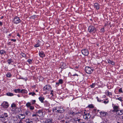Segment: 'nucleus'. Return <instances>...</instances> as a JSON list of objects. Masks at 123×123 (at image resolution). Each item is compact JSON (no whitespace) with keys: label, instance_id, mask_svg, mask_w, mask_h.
Instances as JSON below:
<instances>
[{"label":"nucleus","instance_id":"nucleus-1","mask_svg":"<svg viewBox=\"0 0 123 123\" xmlns=\"http://www.w3.org/2000/svg\"><path fill=\"white\" fill-rule=\"evenodd\" d=\"M53 110V111H55L57 113H62L65 111L61 106L56 107L54 108Z\"/></svg>","mask_w":123,"mask_h":123},{"label":"nucleus","instance_id":"nucleus-2","mask_svg":"<svg viewBox=\"0 0 123 123\" xmlns=\"http://www.w3.org/2000/svg\"><path fill=\"white\" fill-rule=\"evenodd\" d=\"M8 116L6 113H5L4 114L0 116V119L2 121H5L7 119V117Z\"/></svg>","mask_w":123,"mask_h":123},{"label":"nucleus","instance_id":"nucleus-3","mask_svg":"<svg viewBox=\"0 0 123 123\" xmlns=\"http://www.w3.org/2000/svg\"><path fill=\"white\" fill-rule=\"evenodd\" d=\"M93 69H91L88 67H86L85 69V70L86 72L89 74H91L93 72Z\"/></svg>","mask_w":123,"mask_h":123},{"label":"nucleus","instance_id":"nucleus-4","mask_svg":"<svg viewBox=\"0 0 123 123\" xmlns=\"http://www.w3.org/2000/svg\"><path fill=\"white\" fill-rule=\"evenodd\" d=\"M96 28L92 26H90L88 27V31L89 32H95L96 31Z\"/></svg>","mask_w":123,"mask_h":123},{"label":"nucleus","instance_id":"nucleus-5","mask_svg":"<svg viewBox=\"0 0 123 123\" xmlns=\"http://www.w3.org/2000/svg\"><path fill=\"white\" fill-rule=\"evenodd\" d=\"M13 21L14 23L17 24L20 22L21 20L18 17H16L14 18Z\"/></svg>","mask_w":123,"mask_h":123},{"label":"nucleus","instance_id":"nucleus-6","mask_svg":"<svg viewBox=\"0 0 123 123\" xmlns=\"http://www.w3.org/2000/svg\"><path fill=\"white\" fill-rule=\"evenodd\" d=\"M91 117L89 113H87L86 114H84L83 115V118L87 120Z\"/></svg>","mask_w":123,"mask_h":123},{"label":"nucleus","instance_id":"nucleus-7","mask_svg":"<svg viewBox=\"0 0 123 123\" xmlns=\"http://www.w3.org/2000/svg\"><path fill=\"white\" fill-rule=\"evenodd\" d=\"M81 52L83 55L85 56H87L89 54L88 50L86 49H84L82 50Z\"/></svg>","mask_w":123,"mask_h":123},{"label":"nucleus","instance_id":"nucleus-8","mask_svg":"<svg viewBox=\"0 0 123 123\" xmlns=\"http://www.w3.org/2000/svg\"><path fill=\"white\" fill-rule=\"evenodd\" d=\"M51 88V87L49 85H46L44 87V90L45 91H49L50 90Z\"/></svg>","mask_w":123,"mask_h":123},{"label":"nucleus","instance_id":"nucleus-9","mask_svg":"<svg viewBox=\"0 0 123 123\" xmlns=\"http://www.w3.org/2000/svg\"><path fill=\"white\" fill-rule=\"evenodd\" d=\"M4 107L5 108H7L9 106V105L7 102H4L2 104Z\"/></svg>","mask_w":123,"mask_h":123},{"label":"nucleus","instance_id":"nucleus-10","mask_svg":"<svg viewBox=\"0 0 123 123\" xmlns=\"http://www.w3.org/2000/svg\"><path fill=\"white\" fill-rule=\"evenodd\" d=\"M114 110H113V111L114 112H116L117 113V111H118V106H115L113 107Z\"/></svg>","mask_w":123,"mask_h":123},{"label":"nucleus","instance_id":"nucleus-11","mask_svg":"<svg viewBox=\"0 0 123 123\" xmlns=\"http://www.w3.org/2000/svg\"><path fill=\"white\" fill-rule=\"evenodd\" d=\"M25 115L23 114H20L18 116V118L21 119H24L25 118Z\"/></svg>","mask_w":123,"mask_h":123},{"label":"nucleus","instance_id":"nucleus-12","mask_svg":"<svg viewBox=\"0 0 123 123\" xmlns=\"http://www.w3.org/2000/svg\"><path fill=\"white\" fill-rule=\"evenodd\" d=\"M42 113L43 112L42 110H39L36 112V113L38 115V116L40 117L42 116Z\"/></svg>","mask_w":123,"mask_h":123},{"label":"nucleus","instance_id":"nucleus-13","mask_svg":"<svg viewBox=\"0 0 123 123\" xmlns=\"http://www.w3.org/2000/svg\"><path fill=\"white\" fill-rule=\"evenodd\" d=\"M94 7L97 9H98L99 8V4L98 3H95L94 4Z\"/></svg>","mask_w":123,"mask_h":123},{"label":"nucleus","instance_id":"nucleus-14","mask_svg":"<svg viewBox=\"0 0 123 123\" xmlns=\"http://www.w3.org/2000/svg\"><path fill=\"white\" fill-rule=\"evenodd\" d=\"M123 114V110H120L119 111V110L117 112V114L119 115H122Z\"/></svg>","mask_w":123,"mask_h":123},{"label":"nucleus","instance_id":"nucleus-15","mask_svg":"<svg viewBox=\"0 0 123 123\" xmlns=\"http://www.w3.org/2000/svg\"><path fill=\"white\" fill-rule=\"evenodd\" d=\"M39 55L40 56L42 57H43L45 56V55L44 54V53L42 52H40L39 53Z\"/></svg>","mask_w":123,"mask_h":123},{"label":"nucleus","instance_id":"nucleus-16","mask_svg":"<svg viewBox=\"0 0 123 123\" xmlns=\"http://www.w3.org/2000/svg\"><path fill=\"white\" fill-rule=\"evenodd\" d=\"M52 119H47L45 122L48 123H51L52 122Z\"/></svg>","mask_w":123,"mask_h":123},{"label":"nucleus","instance_id":"nucleus-17","mask_svg":"<svg viewBox=\"0 0 123 123\" xmlns=\"http://www.w3.org/2000/svg\"><path fill=\"white\" fill-rule=\"evenodd\" d=\"M14 92L16 93H19L20 92H21V90L20 89H15L14 90Z\"/></svg>","mask_w":123,"mask_h":123},{"label":"nucleus","instance_id":"nucleus-18","mask_svg":"<svg viewBox=\"0 0 123 123\" xmlns=\"http://www.w3.org/2000/svg\"><path fill=\"white\" fill-rule=\"evenodd\" d=\"M26 123H33L32 121H31L29 119H27L26 120Z\"/></svg>","mask_w":123,"mask_h":123},{"label":"nucleus","instance_id":"nucleus-19","mask_svg":"<svg viewBox=\"0 0 123 123\" xmlns=\"http://www.w3.org/2000/svg\"><path fill=\"white\" fill-rule=\"evenodd\" d=\"M39 99L40 101H41L42 103L43 102V101L44 100V98L43 97H40L39 98Z\"/></svg>","mask_w":123,"mask_h":123},{"label":"nucleus","instance_id":"nucleus-20","mask_svg":"<svg viewBox=\"0 0 123 123\" xmlns=\"http://www.w3.org/2000/svg\"><path fill=\"white\" fill-rule=\"evenodd\" d=\"M6 95L9 96H12L13 95V93L10 92H7L6 94Z\"/></svg>","mask_w":123,"mask_h":123},{"label":"nucleus","instance_id":"nucleus-21","mask_svg":"<svg viewBox=\"0 0 123 123\" xmlns=\"http://www.w3.org/2000/svg\"><path fill=\"white\" fill-rule=\"evenodd\" d=\"M77 118L72 119L71 121L73 122V123H76L77 121Z\"/></svg>","mask_w":123,"mask_h":123},{"label":"nucleus","instance_id":"nucleus-22","mask_svg":"<svg viewBox=\"0 0 123 123\" xmlns=\"http://www.w3.org/2000/svg\"><path fill=\"white\" fill-rule=\"evenodd\" d=\"M5 53V51L3 50H0V53L1 54H3Z\"/></svg>","mask_w":123,"mask_h":123},{"label":"nucleus","instance_id":"nucleus-23","mask_svg":"<svg viewBox=\"0 0 123 123\" xmlns=\"http://www.w3.org/2000/svg\"><path fill=\"white\" fill-rule=\"evenodd\" d=\"M29 95H31L32 96H34V95H36V94L35 92H31L29 93Z\"/></svg>","mask_w":123,"mask_h":123},{"label":"nucleus","instance_id":"nucleus-24","mask_svg":"<svg viewBox=\"0 0 123 123\" xmlns=\"http://www.w3.org/2000/svg\"><path fill=\"white\" fill-rule=\"evenodd\" d=\"M27 91L25 90H21V92L24 93H26Z\"/></svg>","mask_w":123,"mask_h":123},{"label":"nucleus","instance_id":"nucleus-25","mask_svg":"<svg viewBox=\"0 0 123 123\" xmlns=\"http://www.w3.org/2000/svg\"><path fill=\"white\" fill-rule=\"evenodd\" d=\"M106 113L104 111H101L100 112V113L101 115L102 114H103L104 115H105L106 114Z\"/></svg>","mask_w":123,"mask_h":123},{"label":"nucleus","instance_id":"nucleus-26","mask_svg":"<svg viewBox=\"0 0 123 123\" xmlns=\"http://www.w3.org/2000/svg\"><path fill=\"white\" fill-rule=\"evenodd\" d=\"M70 114L72 115L73 116L75 115L76 114L75 112L72 111H70Z\"/></svg>","mask_w":123,"mask_h":123},{"label":"nucleus","instance_id":"nucleus-27","mask_svg":"<svg viewBox=\"0 0 123 123\" xmlns=\"http://www.w3.org/2000/svg\"><path fill=\"white\" fill-rule=\"evenodd\" d=\"M31 105V104L29 102L27 103L26 104V106L27 107H30Z\"/></svg>","mask_w":123,"mask_h":123},{"label":"nucleus","instance_id":"nucleus-28","mask_svg":"<svg viewBox=\"0 0 123 123\" xmlns=\"http://www.w3.org/2000/svg\"><path fill=\"white\" fill-rule=\"evenodd\" d=\"M11 74L9 73H8L6 74V76L8 77H11Z\"/></svg>","mask_w":123,"mask_h":123},{"label":"nucleus","instance_id":"nucleus-29","mask_svg":"<svg viewBox=\"0 0 123 123\" xmlns=\"http://www.w3.org/2000/svg\"><path fill=\"white\" fill-rule=\"evenodd\" d=\"M11 107L12 108H15L16 107V105L14 104H12L11 105Z\"/></svg>","mask_w":123,"mask_h":123},{"label":"nucleus","instance_id":"nucleus-30","mask_svg":"<svg viewBox=\"0 0 123 123\" xmlns=\"http://www.w3.org/2000/svg\"><path fill=\"white\" fill-rule=\"evenodd\" d=\"M95 86V84L93 83L90 86L92 88H93Z\"/></svg>","mask_w":123,"mask_h":123},{"label":"nucleus","instance_id":"nucleus-31","mask_svg":"<svg viewBox=\"0 0 123 123\" xmlns=\"http://www.w3.org/2000/svg\"><path fill=\"white\" fill-rule=\"evenodd\" d=\"M14 120L13 119H11L9 123H14Z\"/></svg>","mask_w":123,"mask_h":123},{"label":"nucleus","instance_id":"nucleus-32","mask_svg":"<svg viewBox=\"0 0 123 123\" xmlns=\"http://www.w3.org/2000/svg\"><path fill=\"white\" fill-rule=\"evenodd\" d=\"M58 82L59 83V84H62L63 83V80L62 79H60L59 80Z\"/></svg>","mask_w":123,"mask_h":123},{"label":"nucleus","instance_id":"nucleus-33","mask_svg":"<svg viewBox=\"0 0 123 123\" xmlns=\"http://www.w3.org/2000/svg\"><path fill=\"white\" fill-rule=\"evenodd\" d=\"M21 55L24 57H26V55L24 53H21Z\"/></svg>","mask_w":123,"mask_h":123},{"label":"nucleus","instance_id":"nucleus-34","mask_svg":"<svg viewBox=\"0 0 123 123\" xmlns=\"http://www.w3.org/2000/svg\"><path fill=\"white\" fill-rule=\"evenodd\" d=\"M39 44H38V43H37L36 44H35L34 45V47H39Z\"/></svg>","mask_w":123,"mask_h":123},{"label":"nucleus","instance_id":"nucleus-35","mask_svg":"<svg viewBox=\"0 0 123 123\" xmlns=\"http://www.w3.org/2000/svg\"><path fill=\"white\" fill-rule=\"evenodd\" d=\"M116 99H118L120 100L121 101H122L121 97H119V98H116Z\"/></svg>","mask_w":123,"mask_h":123},{"label":"nucleus","instance_id":"nucleus-36","mask_svg":"<svg viewBox=\"0 0 123 123\" xmlns=\"http://www.w3.org/2000/svg\"><path fill=\"white\" fill-rule=\"evenodd\" d=\"M88 106L89 108H93L94 107L92 105H88Z\"/></svg>","mask_w":123,"mask_h":123},{"label":"nucleus","instance_id":"nucleus-37","mask_svg":"<svg viewBox=\"0 0 123 123\" xmlns=\"http://www.w3.org/2000/svg\"><path fill=\"white\" fill-rule=\"evenodd\" d=\"M30 109L31 110H33L34 109V107L33 106H31L30 107Z\"/></svg>","mask_w":123,"mask_h":123},{"label":"nucleus","instance_id":"nucleus-38","mask_svg":"<svg viewBox=\"0 0 123 123\" xmlns=\"http://www.w3.org/2000/svg\"><path fill=\"white\" fill-rule=\"evenodd\" d=\"M107 92V95L109 96H110V95H111V92Z\"/></svg>","mask_w":123,"mask_h":123},{"label":"nucleus","instance_id":"nucleus-39","mask_svg":"<svg viewBox=\"0 0 123 123\" xmlns=\"http://www.w3.org/2000/svg\"><path fill=\"white\" fill-rule=\"evenodd\" d=\"M119 92H123V91H122V90L121 88L119 89Z\"/></svg>","mask_w":123,"mask_h":123},{"label":"nucleus","instance_id":"nucleus-40","mask_svg":"<svg viewBox=\"0 0 123 123\" xmlns=\"http://www.w3.org/2000/svg\"><path fill=\"white\" fill-rule=\"evenodd\" d=\"M7 62L9 64H10L11 63V60H8Z\"/></svg>","mask_w":123,"mask_h":123},{"label":"nucleus","instance_id":"nucleus-41","mask_svg":"<svg viewBox=\"0 0 123 123\" xmlns=\"http://www.w3.org/2000/svg\"><path fill=\"white\" fill-rule=\"evenodd\" d=\"M29 112H29L28 111H26L25 112V114L26 115H28V114L29 113Z\"/></svg>","mask_w":123,"mask_h":123},{"label":"nucleus","instance_id":"nucleus-42","mask_svg":"<svg viewBox=\"0 0 123 123\" xmlns=\"http://www.w3.org/2000/svg\"><path fill=\"white\" fill-rule=\"evenodd\" d=\"M50 94H51L52 96L53 95V90H51Z\"/></svg>","mask_w":123,"mask_h":123},{"label":"nucleus","instance_id":"nucleus-43","mask_svg":"<svg viewBox=\"0 0 123 123\" xmlns=\"http://www.w3.org/2000/svg\"><path fill=\"white\" fill-rule=\"evenodd\" d=\"M27 62H29L30 63H31V62H32V60H31L30 59H29L28 61Z\"/></svg>","mask_w":123,"mask_h":123},{"label":"nucleus","instance_id":"nucleus-44","mask_svg":"<svg viewBox=\"0 0 123 123\" xmlns=\"http://www.w3.org/2000/svg\"><path fill=\"white\" fill-rule=\"evenodd\" d=\"M96 98L97 99V100L98 101L100 102L101 100H100V99H99L98 97H96Z\"/></svg>","mask_w":123,"mask_h":123},{"label":"nucleus","instance_id":"nucleus-45","mask_svg":"<svg viewBox=\"0 0 123 123\" xmlns=\"http://www.w3.org/2000/svg\"><path fill=\"white\" fill-rule=\"evenodd\" d=\"M38 115H37V114H33L32 115V117H36Z\"/></svg>","mask_w":123,"mask_h":123},{"label":"nucleus","instance_id":"nucleus-46","mask_svg":"<svg viewBox=\"0 0 123 123\" xmlns=\"http://www.w3.org/2000/svg\"><path fill=\"white\" fill-rule=\"evenodd\" d=\"M108 102H109L108 101H104L103 102L104 103L106 104L108 103Z\"/></svg>","mask_w":123,"mask_h":123},{"label":"nucleus","instance_id":"nucleus-47","mask_svg":"<svg viewBox=\"0 0 123 123\" xmlns=\"http://www.w3.org/2000/svg\"><path fill=\"white\" fill-rule=\"evenodd\" d=\"M35 102H36L35 100H33L32 102V104H34L35 103Z\"/></svg>","mask_w":123,"mask_h":123},{"label":"nucleus","instance_id":"nucleus-48","mask_svg":"<svg viewBox=\"0 0 123 123\" xmlns=\"http://www.w3.org/2000/svg\"><path fill=\"white\" fill-rule=\"evenodd\" d=\"M112 61H110V60H108V63H111V62H112Z\"/></svg>","mask_w":123,"mask_h":123},{"label":"nucleus","instance_id":"nucleus-49","mask_svg":"<svg viewBox=\"0 0 123 123\" xmlns=\"http://www.w3.org/2000/svg\"><path fill=\"white\" fill-rule=\"evenodd\" d=\"M77 121H78V122H79V123L80 122V119H78L77 118Z\"/></svg>","mask_w":123,"mask_h":123},{"label":"nucleus","instance_id":"nucleus-50","mask_svg":"<svg viewBox=\"0 0 123 123\" xmlns=\"http://www.w3.org/2000/svg\"><path fill=\"white\" fill-rule=\"evenodd\" d=\"M11 40L12 41H14V42H15L16 41V40L15 39H11Z\"/></svg>","mask_w":123,"mask_h":123},{"label":"nucleus","instance_id":"nucleus-51","mask_svg":"<svg viewBox=\"0 0 123 123\" xmlns=\"http://www.w3.org/2000/svg\"><path fill=\"white\" fill-rule=\"evenodd\" d=\"M59 82L56 83V86H56V87H57V86H58L59 85Z\"/></svg>","mask_w":123,"mask_h":123},{"label":"nucleus","instance_id":"nucleus-52","mask_svg":"<svg viewBox=\"0 0 123 123\" xmlns=\"http://www.w3.org/2000/svg\"><path fill=\"white\" fill-rule=\"evenodd\" d=\"M111 64L112 65H114L115 64L114 62L112 61V62Z\"/></svg>","mask_w":123,"mask_h":123},{"label":"nucleus","instance_id":"nucleus-53","mask_svg":"<svg viewBox=\"0 0 123 123\" xmlns=\"http://www.w3.org/2000/svg\"><path fill=\"white\" fill-rule=\"evenodd\" d=\"M73 76H78V75L77 74H74L73 75Z\"/></svg>","mask_w":123,"mask_h":123},{"label":"nucleus","instance_id":"nucleus-54","mask_svg":"<svg viewBox=\"0 0 123 123\" xmlns=\"http://www.w3.org/2000/svg\"><path fill=\"white\" fill-rule=\"evenodd\" d=\"M2 25V23L0 22V26H1Z\"/></svg>","mask_w":123,"mask_h":123},{"label":"nucleus","instance_id":"nucleus-55","mask_svg":"<svg viewBox=\"0 0 123 123\" xmlns=\"http://www.w3.org/2000/svg\"><path fill=\"white\" fill-rule=\"evenodd\" d=\"M61 121L62 122H64L65 121V120H62Z\"/></svg>","mask_w":123,"mask_h":123},{"label":"nucleus","instance_id":"nucleus-56","mask_svg":"<svg viewBox=\"0 0 123 123\" xmlns=\"http://www.w3.org/2000/svg\"><path fill=\"white\" fill-rule=\"evenodd\" d=\"M17 36H19V34L18 33L17 34Z\"/></svg>","mask_w":123,"mask_h":123},{"label":"nucleus","instance_id":"nucleus-57","mask_svg":"<svg viewBox=\"0 0 123 123\" xmlns=\"http://www.w3.org/2000/svg\"><path fill=\"white\" fill-rule=\"evenodd\" d=\"M65 64L64 63H63V66H65Z\"/></svg>","mask_w":123,"mask_h":123},{"label":"nucleus","instance_id":"nucleus-58","mask_svg":"<svg viewBox=\"0 0 123 123\" xmlns=\"http://www.w3.org/2000/svg\"><path fill=\"white\" fill-rule=\"evenodd\" d=\"M87 113H86L85 112H84V114H86Z\"/></svg>","mask_w":123,"mask_h":123},{"label":"nucleus","instance_id":"nucleus-59","mask_svg":"<svg viewBox=\"0 0 123 123\" xmlns=\"http://www.w3.org/2000/svg\"><path fill=\"white\" fill-rule=\"evenodd\" d=\"M122 118L123 119V116L122 117Z\"/></svg>","mask_w":123,"mask_h":123},{"label":"nucleus","instance_id":"nucleus-60","mask_svg":"<svg viewBox=\"0 0 123 123\" xmlns=\"http://www.w3.org/2000/svg\"><path fill=\"white\" fill-rule=\"evenodd\" d=\"M75 68H78V67H76Z\"/></svg>","mask_w":123,"mask_h":123},{"label":"nucleus","instance_id":"nucleus-61","mask_svg":"<svg viewBox=\"0 0 123 123\" xmlns=\"http://www.w3.org/2000/svg\"><path fill=\"white\" fill-rule=\"evenodd\" d=\"M3 18V17H1V19H2Z\"/></svg>","mask_w":123,"mask_h":123},{"label":"nucleus","instance_id":"nucleus-62","mask_svg":"<svg viewBox=\"0 0 123 123\" xmlns=\"http://www.w3.org/2000/svg\"><path fill=\"white\" fill-rule=\"evenodd\" d=\"M36 91L37 92H38V91H37V90H36Z\"/></svg>","mask_w":123,"mask_h":123},{"label":"nucleus","instance_id":"nucleus-63","mask_svg":"<svg viewBox=\"0 0 123 123\" xmlns=\"http://www.w3.org/2000/svg\"><path fill=\"white\" fill-rule=\"evenodd\" d=\"M61 68H62V65H61Z\"/></svg>","mask_w":123,"mask_h":123},{"label":"nucleus","instance_id":"nucleus-64","mask_svg":"<svg viewBox=\"0 0 123 123\" xmlns=\"http://www.w3.org/2000/svg\"><path fill=\"white\" fill-rule=\"evenodd\" d=\"M5 123H6V122H5Z\"/></svg>","mask_w":123,"mask_h":123}]
</instances>
